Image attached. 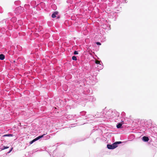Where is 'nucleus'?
I'll use <instances>...</instances> for the list:
<instances>
[{"mask_svg":"<svg viewBox=\"0 0 157 157\" xmlns=\"http://www.w3.org/2000/svg\"><path fill=\"white\" fill-rule=\"evenodd\" d=\"M122 143V142L121 141H118V142H116L115 143H114L115 145H116L117 144H121Z\"/></svg>","mask_w":157,"mask_h":157,"instance_id":"obj_8","label":"nucleus"},{"mask_svg":"<svg viewBox=\"0 0 157 157\" xmlns=\"http://www.w3.org/2000/svg\"><path fill=\"white\" fill-rule=\"evenodd\" d=\"M13 62L15 63V61H14V60L13 61Z\"/></svg>","mask_w":157,"mask_h":157,"instance_id":"obj_15","label":"nucleus"},{"mask_svg":"<svg viewBox=\"0 0 157 157\" xmlns=\"http://www.w3.org/2000/svg\"><path fill=\"white\" fill-rule=\"evenodd\" d=\"M117 147V145H115L114 144H113L112 145L110 144H107V147L109 149H113Z\"/></svg>","mask_w":157,"mask_h":157,"instance_id":"obj_2","label":"nucleus"},{"mask_svg":"<svg viewBox=\"0 0 157 157\" xmlns=\"http://www.w3.org/2000/svg\"><path fill=\"white\" fill-rule=\"evenodd\" d=\"M5 58V56L3 54H0V59L3 60Z\"/></svg>","mask_w":157,"mask_h":157,"instance_id":"obj_5","label":"nucleus"},{"mask_svg":"<svg viewBox=\"0 0 157 157\" xmlns=\"http://www.w3.org/2000/svg\"><path fill=\"white\" fill-rule=\"evenodd\" d=\"M74 54L75 55L78 54V52L77 51H75L74 52Z\"/></svg>","mask_w":157,"mask_h":157,"instance_id":"obj_11","label":"nucleus"},{"mask_svg":"<svg viewBox=\"0 0 157 157\" xmlns=\"http://www.w3.org/2000/svg\"><path fill=\"white\" fill-rule=\"evenodd\" d=\"M13 148H12L9 151V153H10L12 150V149H13Z\"/></svg>","mask_w":157,"mask_h":157,"instance_id":"obj_14","label":"nucleus"},{"mask_svg":"<svg viewBox=\"0 0 157 157\" xmlns=\"http://www.w3.org/2000/svg\"><path fill=\"white\" fill-rule=\"evenodd\" d=\"M45 135V134H44L40 136H39L37 137L35 139H33V140L31 141L29 143L30 144H32V143H33L35 141L38 140L39 139H40V138L43 137V136Z\"/></svg>","mask_w":157,"mask_h":157,"instance_id":"obj_1","label":"nucleus"},{"mask_svg":"<svg viewBox=\"0 0 157 157\" xmlns=\"http://www.w3.org/2000/svg\"><path fill=\"white\" fill-rule=\"evenodd\" d=\"M58 13L56 12H55L52 15V18H55L56 17V15Z\"/></svg>","mask_w":157,"mask_h":157,"instance_id":"obj_4","label":"nucleus"},{"mask_svg":"<svg viewBox=\"0 0 157 157\" xmlns=\"http://www.w3.org/2000/svg\"><path fill=\"white\" fill-rule=\"evenodd\" d=\"M142 140L145 142H147L149 141V139L148 137L144 136L142 137Z\"/></svg>","mask_w":157,"mask_h":157,"instance_id":"obj_3","label":"nucleus"},{"mask_svg":"<svg viewBox=\"0 0 157 157\" xmlns=\"http://www.w3.org/2000/svg\"><path fill=\"white\" fill-rule=\"evenodd\" d=\"M122 125V124H121V123H119L117 126V128H120L121 127V126Z\"/></svg>","mask_w":157,"mask_h":157,"instance_id":"obj_7","label":"nucleus"},{"mask_svg":"<svg viewBox=\"0 0 157 157\" xmlns=\"http://www.w3.org/2000/svg\"><path fill=\"white\" fill-rule=\"evenodd\" d=\"M9 147H8L4 146V148L3 149H5L8 148Z\"/></svg>","mask_w":157,"mask_h":157,"instance_id":"obj_13","label":"nucleus"},{"mask_svg":"<svg viewBox=\"0 0 157 157\" xmlns=\"http://www.w3.org/2000/svg\"><path fill=\"white\" fill-rule=\"evenodd\" d=\"M96 44H97L98 45H101V43L99 42H96Z\"/></svg>","mask_w":157,"mask_h":157,"instance_id":"obj_12","label":"nucleus"},{"mask_svg":"<svg viewBox=\"0 0 157 157\" xmlns=\"http://www.w3.org/2000/svg\"><path fill=\"white\" fill-rule=\"evenodd\" d=\"M72 59L74 60H77L76 57L75 56H72Z\"/></svg>","mask_w":157,"mask_h":157,"instance_id":"obj_9","label":"nucleus"},{"mask_svg":"<svg viewBox=\"0 0 157 157\" xmlns=\"http://www.w3.org/2000/svg\"><path fill=\"white\" fill-rule=\"evenodd\" d=\"M13 136V134H6L3 136L5 137V136Z\"/></svg>","mask_w":157,"mask_h":157,"instance_id":"obj_6","label":"nucleus"},{"mask_svg":"<svg viewBox=\"0 0 157 157\" xmlns=\"http://www.w3.org/2000/svg\"><path fill=\"white\" fill-rule=\"evenodd\" d=\"M95 63L97 64H98L100 63V61L98 60H96L95 61Z\"/></svg>","mask_w":157,"mask_h":157,"instance_id":"obj_10","label":"nucleus"}]
</instances>
